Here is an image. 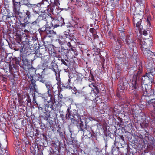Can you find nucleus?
<instances>
[{
    "label": "nucleus",
    "mask_w": 155,
    "mask_h": 155,
    "mask_svg": "<svg viewBox=\"0 0 155 155\" xmlns=\"http://www.w3.org/2000/svg\"><path fill=\"white\" fill-rule=\"evenodd\" d=\"M129 1L128 2H122V8L124 11H127L129 9Z\"/></svg>",
    "instance_id": "obj_36"
},
{
    "label": "nucleus",
    "mask_w": 155,
    "mask_h": 155,
    "mask_svg": "<svg viewBox=\"0 0 155 155\" xmlns=\"http://www.w3.org/2000/svg\"><path fill=\"white\" fill-rule=\"evenodd\" d=\"M13 12L20 9V0H12Z\"/></svg>",
    "instance_id": "obj_20"
},
{
    "label": "nucleus",
    "mask_w": 155,
    "mask_h": 155,
    "mask_svg": "<svg viewBox=\"0 0 155 155\" xmlns=\"http://www.w3.org/2000/svg\"><path fill=\"white\" fill-rule=\"evenodd\" d=\"M42 27L40 28L38 31L40 33H45L46 36L48 37L52 36L53 35L56 34L55 32L51 29V28L49 26V24H46L45 26H42Z\"/></svg>",
    "instance_id": "obj_6"
},
{
    "label": "nucleus",
    "mask_w": 155,
    "mask_h": 155,
    "mask_svg": "<svg viewBox=\"0 0 155 155\" xmlns=\"http://www.w3.org/2000/svg\"><path fill=\"white\" fill-rule=\"evenodd\" d=\"M82 78L80 76H77L74 80V83L77 84H81Z\"/></svg>",
    "instance_id": "obj_49"
},
{
    "label": "nucleus",
    "mask_w": 155,
    "mask_h": 155,
    "mask_svg": "<svg viewBox=\"0 0 155 155\" xmlns=\"http://www.w3.org/2000/svg\"><path fill=\"white\" fill-rule=\"evenodd\" d=\"M49 116V118L52 119L53 120H54L55 118L56 117L57 114L55 112V110L53 109L52 110H50Z\"/></svg>",
    "instance_id": "obj_40"
},
{
    "label": "nucleus",
    "mask_w": 155,
    "mask_h": 155,
    "mask_svg": "<svg viewBox=\"0 0 155 155\" xmlns=\"http://www.w3.org/2000/svg\"><path fill=\"white\" fill-rule=\"evenodd\" d=\"M67 58H62V56L59 57L58 58V60L60 62V66L64 70H67L69 66V62Z\"/></svg>",
    "instance_id": "obj_10"
},
{
    "label": "nucleus",
    "mask_w": 155,
    "mask_h": 155,
    "mask_svg": "<svg viewBox=\"0 0 155 155\" xmlns=\"http://www.w3.org/2000/svg\"><path fill=\"white\" fill-rule=\"evenodd\" d=\"M45 72V69L41 68H38L36 69V70L35 71V74L36 75H38L39 74H44Z\"/></svg>",
    "instance_id": "obj_46"
},
{
    "label": "nucleus",
    "mask_w": 155,
    "mask_h": 155,
    "mask_svg": "<svg viewBox=\"0 0 155 155\" xmlns=\"http://www.w3.org/2000/svg\"><path fill=\"white\" fill-rule=\"evenodd\" d=\"M57 84L58 85V88L59 89L58 90H60L61 91H62L64 89L65 87V85H64L63 83L60 80L58 81Z\"/></svg>",
    "instance_id": "obj_37"
},
{
    "label": "nucleus",
    "mask_w": 155,
    "mask_h": 155,
    "mask_svg": "<svg viewBox=\"0 0 155 155\" xmlns=\"http://www.w3.org/2000/svg\"><path fill=\"white\" fill-rule=\"evenodd\" d=\"M84 20L83 17L76 18L75 21L76 24L74 25L75 27L81 28L84 24Z\"/></svg>",
    "instance_id": "obj_15"
},
{
    "label": "nucleus",
    "mask_w": 155,
    "mask_h": 155,
    "mask_svg": "<svg viewBox=\"0 0 155 155\" xmlns=\"http://www.w3.org/2000/svg\"><path fill=\"white\" fill-rule=\"evenodd\" d=\"M51 14L49 13L45 15V17L44 18L45 21L47 24H49L50 26L51 27V26L52 24V22H53V19L54 18L51 15Z\"/></svg>",
    "instance_id": "obj_24"
},
{
    "label": "nucleus",
    "mask_w": 155,
    "mask_h": 155,
    "mask_svg": "<svg viewBox=\"0 0 155 155\" xmlns=\"http://www.w3.org/2000/svg\"><path fill=\"white\" fill-rule=\"evenodd\" d=\"M53 87H52L47 89V93L49 97H53V95H52V92L53 91Z\"/></svg>",
    "instance_id": "obj_55"
},
{
    "label": "nucleus",
    "mask_w": 155,
    "mask_h": 155,
    "mask_svg": "<svg viewBox=\"0 0 155 155\" xmlns=\"http://www.w3.org/2000/svg\"><path fill=\"white\" fill-rule=\"evenodd\" d=\"M153 95L155 96L154 94ZM147 106L148 108H149L150 107L149 110L151 112V115L154 117V114H155V98H152L150 100L148 103L147 104Z\"/></svg>",
    "instance_id": "obj_12"
},
{
    "label": "nucleus",
    "mask_w": 155,
    "mask_h": 155,
    "mask_svg": "<svg viewBox=\"0 0 155 155\" xmlns=\"http://www.w3.org/2000/svg\"><path fill=\"white\" fill-rule=\"evenodd\" d=\"M146 21H147V25H148L149 27L151 25L150 22L151 21V17L150 15H147Z\"/></svg>",
    "instance_id": "obj_62"
},
{
    "label": "nucleus",
    "mask_w": 155,
    "mask_h": 155,
    "mask_svg": "<svg viewBox=\"0 0 155 155\" xmlns=\"http://www.w3.org/2000/svg\"><path fill=\"white\" fill-rule=\"evenodd\" d=\"M52 121L51 123L49 121H47L45 124L44 125L45 127L48 130H50L53 131L54 128L52 126Z\"/></svg>",
    "instance_id": "obj_38"
},
{
    "label": "nucleus",
    "mask_w": 155,
    "mask_h": 155,
    "mask_svg": "<svg viewBox=\"0 0 155 155\" xmlns=\"http://www.w3.org/2000/svg\"><path fill=\"white\" fill-rule=\"evenodd\" d=\"M76 113V114L72 115L73 118H70L71 121V124L76 125L79 130L82 131L84 127L83 123L81 121V116Z\"/></svg>",
    "instance_id": "obj_5"
},
{
    "label": "nucleus",
    "mask_w": 155,
    "mask_h": 155,
    "mask_svg": "<svg viewBox=\"0 0 155 155\" xmlns=\"http://www.w3.org/2000/svg\"><path fill=\"white\" fill-rule=\"evenodd\" d=\"M144 56L146 57L149 60L151 59V55L153 53L149 49L142 51Z\"/></svg>",
    "instance_id": "obj_29"
},
{
    "label": "nucleus",
    "mask_w": 155,
    "mask_h": 155,
    "mask_svg": "<svg viewBox=\"0 0 155 155\" xmlns=\"http://www.w3.org/2000/svg\"><path fill=\"white\" fill-rule=\"evenodd\" d=\"M122 54L125 58H128L129 55V53L128 51L125 48L122 51Z\"/></svg>",
    "instance_id": "obj_53"
},
{
    "label": "nucleus",
    "mask_w": 155,
    "mask_h": 155,
    "mask_svg": "<svg viewBox=\"0 0 155 155\" xmlns=\"http://www.w3.org/2000/svg\"><path fill=\"white\" fill-rule=\"evenodd\" d=\"M21 58H16L14 57L12 58V63L13 62H15V64H17L19 65H20V61L21 60Z\"/></svg>",
    "instance_id": "obj_48"
},
{
    "label": "nucleus",
    "mask_w": 155,
    "mask_h": 155,
    "mask_svg": "<svg viewBox=\"0 0 155 155\" xmlns=\"http://www.w3.org/2000/svg\"><path fill=\"white\" fill-rule=\"evenodd\" d=\"M113 16L111 14L107 15L106 19L108 21H111L113 19Z\"/></svg>",
    "instance_id": "obj_60"
},
{
    "label": "nucleus",
    "mask_w": 155,
    "mask_h": 155,
    "mask_svg": "<svg viewBox=\"0 0 155 155\" xmlns=\"http://www.w3.org/2000/svg\"><path fill=\"white\" fill-rule=\"evenodd\" d=\"M69 51V54L68 55V59L71 58L73 59L74 58H75V57L74 55H73V52L71 51V49H70Z\"/></svg>",
    "instance_id": "obj_63"
},
{
    "label": "nucleus",
    "mask_w": 155,
    "mask_h": 155,
    "mask_svg": "<svg viewBox=\"0 0 155 155\" xmlns=\"http://www.w3.org/2000/svg\"><path fill=\"white\" fill-rule=\"evenodd\" d=\"M126 44L128 46L129 49H130L132 51L137 52V48L136 46V43L134 41L130 43H127Z\"/></svg>",
    "instance_id": "obj_32"
},
{
    "label": "nucleus",
    "mask_w": 155,
    "mask_h": 155,
    "mask_svg": "<svg viewBox=\"0 0 155 155\" xmlns=\"http://www.w3.org/2000/svg\"><path fill=\"white\" fill-rule=\"evenodd\" d=\"M141 86L142 87V90L143 91L146 92V95H144L145 94V93H144L143 95L142 96V98L144 99L146 98L147 99V98L149 97L150 95L149 94L148 92L149 91V90L151 89V87H150L149 89H148L147 88L148 86L146 84H144L143 86L142 85Z\"/></svg>",
    "instance_id": "obj_23"
},
{
    "label": "nucleus",
    "mask_w": 155,
    "mask_h": 155,
    "mask_svg": "<svg viewBox=\"0 0 155 155\" xmlns=\"http://www.w3.org/2000/svg\"><path fill=\"white\" fill-rule=\"evenodd\" d=\"M23 5L26 6L28 9L31 4L30 3L29 1L28 0H23Z\"/></svg>",
    "instance_id": "obj_58"
},
{
    "label": "nucleus",
    "mask_w": 155,
    "mask_h": 155,
    "mask_svg": "<svg viewBox=\"0 0 155 155\" xmlns=\"http://www.w3.org/2000/svg\"><path fill=\"white\" fill-rule=\"evenodd\" d=\"M53 4H50L48 6L46 9L44 11L45 13H49V12L54 14V10L55 9V7L54 5H53Z\"/></svg>",
    "instance_id": "obj_28"
},
{
    "label": "nucleus",
    "mask_w": 155,
    "mask_h": 155,
    "mask_svg": "<svg viewBox=\"0 0 155 155\" xmlns=\"http://www.w3.org/2000/svg\"><path fill=\"white\" fill-rule=\"evenodd\" d=\"M26 77L28 82L34 79L33 76L31 75L30 73H27L26 75Z\"/></svg>",
    "instance_id": "obj_61"
},
{
    "label": "nucleus",
    "mask_w": 155,
    "mask_h": 155,
    "mask_svg": "<svg viewBox=\"0 0 155 155\" xmlns=\"http://www.w3.org/2000/svg\"><path fill=\"white\" fill-rule=\"evenodd\" d=\"M59 52H60L61 54L64 56L65 55L66 57L65 58L68 59V55L69 54V51L68 49H66L64 47H61V49L60 51H59Z\"/></svg>",
    "instance_id": "obj_34"
},
{
    "label": "nucleus",
    "mask_w": 155,
    "mask_h": 155,
    "mask_svg": "<svg viewBox=\"0 0 155 155\" xmlns=\"http://www.w3.org/2000/svg\"><path fill=\"white\" fill-rule=\"evenodd\" d=\"M45 111L41 116L45 120H48V118H49V113L50 110L47 108H45Z\"/></svg>",
    "instance_id": "obj_33"
},
{
    "label": "nucleus",
    "mask_w": 155,
    "mask_h": 155,
    "mask_svg": "<svg viewBox=\"0 0 155 155\" xmlns=\"http://www.w3.org/2000/svg\"><path fill=\"white\" fill-rule=\"evenodd\" d=\"M11 63L10 64H8V62H6L5 65L3 67V69L5 71H9L10 70V66L11 65Z\"/></svg>",
    "instance_id": "obj_54"
},
{
    "label": "nucleus",
    "mask_w": 155,
    "mask_h": 155,
    "mask_svg": "<svg viewBox=\"0 0 155 155\" xmlns=\"http://www.w3.org/2000/svg\"><path fill=\"white\" fill-rule=\"evenodd\" d=\"M150 76L148 74V73L147 72L142 77L141 76L142 84V83L147 84L148 83L152 82L153 78H150Z\"/></svg>",
    "instance_id": "obj_19"
},
{
    "label": "nucleus",
    "mask_w": 155,
    "mask_h": 155,
    "mask_svg": "<svg viewBox=\"0 0 155 155\" xmlns=\"http://www.w3.org/2000/svg\"><path fill=\"white\" fill-rule=\"evenodd\" d=\"M61 92L60 90H58L57 91L58 101L62 102V101L63 97L62 94L61 93Z\"/></svg>",
    "instance_id": "obj_50"
},
{
    "label": "nucleus",
    "mask_w": 155,
    "mask_h": 155,
    "mask_svg": "<svg viewBox=\"0 0 155 155\" xmlns=\"http://www.w3.org/2000/svg\"><path fill=\"white\" fill-rule=\"evenodd\" d=\"M140 47L142 51L148 50L150 48L152 45V41L149 38L144 39L139 41Z\"/></svg>",
    "instance_id": "obj_7"
},
{
    "label": "nucleus",
    "mask_w": 155,
    "mask_h": 155,
    "mask_svg": "<svg viewBox=\"0 0 155 155\" xmlns=\"http://www.w3.org/2000/svg\"><path fill=\"white\" fill-rule=\"evenodd\" d=\"M55 102V98L53 97H50V100L49 101H48V103L45 105V107L48 109L49 110H52L53 108V106Z\"/></svg>",
    "instance_id": "obj_25"
},
{
    "label": "nucleus",
    "mask_w": 155,
    "mask_h": 155,
    "mask_svg": "<svg viewBox=\"0 0 155 155\" xmlns=\"http://www.w3.org/2000/svg\"><path fill=\"white\" fill-rule=\"evenodd\" d=\"M12 56L9 54L7 55L6 57H2L1 60L2 61H5L6 62L9 63L12 61Z\"/></svg>",
    "instance_id": "obj_35"
},
{
    "label": "nucleus",
    "mask_w": 155,
    "mask_h": 155,
    "mask_svg": "<svg viewBox=\"0 0 155 155\" xmlns=\"http://www.w3.org/2000/svg\"><path fill=\"white\" fill-rule=\"evenodd\" d=\"M53 61L51 63L50 66L49 67V68L51 69L54 71L55 75L59 73V69L58 68V66L57 64L54 63Z\"/></svg>",
    "instance_id": "obj_21"
},
{
    "label": "nucleus",
    "mask_w": 155,
    "mask_h": 155,
    "mask_svg": "<svg viewBox=\"0 0 155 155\" xmlns=\"http://www.w3.org/2000/svg\"><path fill=\"white\" fill-rule=\"evenodd\" d=\"M18 68L16 65L14 64H11L9 71L14 74V73L17 72L18 70Z\"/></svg>",
    "instance_id": "obj_41"
},
{
    "label": "nucleus",
    "mask_w": 155,
    "mask_h": 155,
    "mask_svg": "<svg viewBox=\"0 0 155 155\" xmlns=\"http://www.w3.org/2000/svg\"><path fill=\"white\" fill-rule=\"evenodd\" d=\"M22 63V66L25 71H27L28 69L30 68L31 65V63L28 61L27 59H23Z\"/></svg>",
    "instance_id": "obj_26"
},
{
    "label": "nucleus",
    "mask_w": 155,
    "mask_h": 155,
    "mask_svg": "<svg viewBox=\"0 0 155 155\" xmlns=\"http://www.w3.org/2000/svg\"><path fill=\"white\" fill-rule=\"evenodd\" d=\"M42 83L44 84L47 89L51 87H52L51 82L49 81L45 80Z\"/></svg>",
    "instance_id": "obj_47"
},
{
    "label": "nucleus",
    "mask_w": 155,
    "mask_h": 155,
    "mask_svg": "<svg viewBox=\"0 0 155 155\" xmlns=\"http://www.w3.org/2000/svg\"><path fill=\"white\" fill-rule=\"evenodd\" d=\"M82 131L83 132V136L81 137V139L83 142L84 141L85 139L86 138L90 139L92 137V135L91 132L87 130L86 128L85 129L83 128V130Z\"/></svg>",
    "instance_id": "obj_16"
},
{
    "label": "nucleus",
    "mask_w": 155,
    "mask_h": 155,
    "mask_svg": "<svg viewBox=\"0 0 155 155\" xmlns=\"http://www.w3.org/2000/svg\"><path fill=\"white\" fill-rule=\"evenodd\" d=\"M34 94H35V93L32 92L29 93L27 95V102L29 103H31V98L33 99L34 97H32Z\"/></svg>",
    "instance_id": "obj_43"
},
{
    "label": "nucleus",
    "mask_w": 155,
    "mask_h": 155,
    "mask_svg": "<svg viewBox=\"0 0 155 155\" xmlns=\"http://www.w3.org/2000/svg\"><path fill=\"white\" fill-rule=\"evenodd\" d=\"M49 153V155H57V150H56L53 149L51 148L50 149L49 151H48Z\"/></svg>",
    "instance_id": "obj_52"
},
{
    "label": "nucleus",
    "mask_w": 155,
    "mask_h": 155,
    "mask_svg": "<svg viewBox=\"0 0 155 155\" xmlns=\"http://www.w3.org/2000/svg\"><path fill=\"white\" fill-rule=\"evenodd\" d=\"M115 123L116 125L119 126L120 127H122L123 124V120L119 116L117 117V118L115 119Z\"/></svg>",
    "instance_id": "obj_39"
},
{
    "label": "nucleus",
    "mask_w": 155,
    "mask_h": 155,
    "mask_svg": "<svg viewBox=\"0 0 155 155\" xmlns=\"http://www.w3.org/2000/svg\"><path fill=\"white\" fill-rule=\"evenodd\" d=\"M143 17V16L139 14L134 15L133 16V22L135 29V32L136 33L140 32L143 28L141 25Z\"/></svg>",
    "instance_id": "obj_2"
},
{
    "label": "nucleus",
    "mask_w": 155,
    "mask_h": 155,
    "mask_svg": "<svg viewBox=\"0 0 155 155\" xmlns=\"http://www.w3.org/2000/svg\"><path fill=\"white\" fill-rule=\"evenodd\" d=\"M71 51L73 52V55H74L75 58L76 56H77L78 55V52L75 47H71Z\"/></svg>",
    "instance_id": "obj_56"
},
{
    "label": "nucleus",
    "mask_w": 155,
    "mask_h": 155,
    "mask_svg": "<svg viewBox=\"0 0 155 155\" xmlns=\"http://www.w3.org/2000/svg\"><path fill=\"white\" fill-rule=\"evenodd\" d=\"M130 70L134 71V74L130 84H129V89L137 91L142 85L141 79V74L143 71L142 66L141 64L139 65L137 69L135 67H132Z\"/></svg>",
    "instance_id": "obj_1"
},
{
    "label": "nucleus",
    "mask_w": 155,
    "mask_h": 155,
    "mask_svg": "<svg viewBox=\"0 0 155 155\" xmlns=\"http://www.w3.org/2000/svg\"><path fill=\"white\" fill-rule=\"evenodd\" d=\"M41 4V3H38L34 4H31L28 9L32 10L35 14L39 15L42 12Z\"/></svg>",
    "instance_id": "obj_9"
},
{
    "label": "nucleus",
    "mask_w": 155,
    "mask_h": 155,
    "mask_svg": "<svg viewBox=\"0 0 155 155\" xmlns=\"http://www.w3.org/2000/svg\"><path fill=\"white\" fill-rule=\"evenodd\" d=\"M4 75L8 77L11 80H14L15 78V74L10 71H5Z\"/></svg>",
    "instance_id": "obj_30"
},
{
    "label": "nucleus",
    "mask_w": 155,
    "mask_h": 155,
    "mask_svg": "<svg viewBox=\"0 0 155 155\" xmlns=\"http://www.w3.org/2000/svg\"><path fill=\"white\" fill-rule=\"evenodd\" d=\"M36 86L29 85L28 90H29V92L35 93V90Z\"/></svg>",
    "instance_id": "obj_57"
},
{
    "label": "nucleus",
    "mask_w": 155,
    "mask_h": 155,
    "mask_svg": "<svg viewBox=\"0 0 155 155\" xmlns=\"http://www.w3.org/2000/svg\"><path fill=\"white\" fill-rule=\"evenodd\" d=\"M28 24V20H26L24 19L20 20L19 22H18L16 24V26L18 29L23 30L25 29L26 26Z\"/></svg>",
    "instance_id": "obj_18"
},
{
    "label": "nucleus",
    "mask_w": 155,
    "mask_h": 155,
    "mask_svg": "<svg viewBox=\"0 0 155 155\" xmlns=\"http://www.w3.org/2000/svg\"><path fill=\"white\" fill-rule=\"evenodd\" d=\"M25 15L23 19L28 21L31 17V13L29 10H27L26 12H25Z\"/></svg>",
    "instance_id": "obj_44"
},
{
    "label": "nucleus",
    "mask_w": 155,
    "mask_h": 155,
    "mask_svg": "<svg viewBox=\"0 0 155 155\" xmlns=\"http://www.w3.org/2000/svg\"><path fill=\"white\" fill-rule=\"evenodd\" d=\"M128 84V82L126 78H120L118 84V91L117 92V97L119 98L120 97V95L124 93L125 89H127Z\"/></svg>",
    "instance_id": "obj_3"
},
{
    "label": "nucleus",
    "mask_w": 155,
    "mask_h": 155,
    "mask_svg": "<svg viewBox=\"0 0 155 155\" xmlns=\"http://www.w3.org/2000/svg\"><path fill=\"white\" fill-rule=\"evenodd\" d=\"M13 14V17H12V18H13L14 19V16L15 17H19L20 20L23 19L22 18L24 17L25 15V12H21L20 9L14 12Z\"/></svg>",
    "instance_id": "obj_22"
},
{
    "label": "nucleus",
    "mask_w": 155,
    "mask_h": 155,
    "mask_svg": "<svg viewBox=\"0 0 155 155\" xmlns=\"http://www.w3.org/2000/svg\"><path fill=\"white\" fill-rule=\"evenodd\" d=\"M38 26L41 27L42 26H45L47 24L43 17L41 15L38 17Z\"/></svg>",
    "instance_id": "obj_27"
},
{
    "label": "nucleus",
    "mask_w": 155,
    "mask_h": 155,
    "mask_svg": "<svg viewBox=\"0 0 155 155\" xmlns=\"http://www.w3.org/2000/svg\"><path fill=\"white\" fill-rule=\"evenodd\" d=\"M140 94V92L139 91L135 90L133 92V97L135 99H138L139 96Z\"/></svg>",
    "instance_id": "obj_51"
},
{
    "label": "nucleus",
    "mask_w": 155,
    "mask_h": 155,
    "mask_svg": "<svg viewBox=\"0 0 155 155\" xmlns=\"http://www.w3.org/2000/svg\"><path fill=\"white\" fill-rule=\"evenodd\" d=\"M121 107L119 105L115 106L113 110V113L115 114H119L121 110Z\"/></svg>",
    "instance_id": "obj_42"
},
{
    "label": "nucleus",
    "mask_w": 155,
    "mask_h": 155,
    "mask_svg": "<svg viewBox=\"0 0 155 155\" xmlns=\"http://www.w3.org/2000/svg\"><path fill=\"white\" fill-rule=\"evenodd\" d=\"M44 74H39L36 75L37 78V81H39L40 82L42 83L43 81L46 80L43 76Z\"/></svg>",
    "instance_id": "obj_45"
},
{
    "label": "nucleus",
    "mask_w": 155,
    "mask_h": 155,
    "mask_svg": "<svg viewBox=\"0 0 155 155\" xmlns=\"http://www.w3.org/2000/svg\"><path fill=\"white\" fill-rule=\"evenodd\" d=\"M59 38V39L56 40V42H58L60 45H61L65 42H67L70 39V36L68 34H64Z\"/></svg>",
    "instance_id": "obj_14"
},
{
    "label": "nucleus",
    "mask_w": 155,
    "mask_h": 155,
    "mask_svg": "<svg viewBox=\"0 0 155 155\" xmlns=\"http://www.w3.org/2000/svg\"><path fill=\"white\" fill-rule=\"evenodd\" d=\"M108 31V38L113 39L115 42V43L113 44V48L116 50L120 49L121 47L122 41L118 38L116 33H113L111 30Z\"/></svg>",
    "instance_id": "obj_4"
},
{
    "label": "nucleus",
    "mask_w": 155,
    "mask_h": 155,
    "mask_svg": "<svg viewBox=\"0 0 155 155\" xmlns=\"http://www.w3.org/2000/svg\"><path fill=\"white\" fill-rule=\"evenodd\" d=\"M58 102L57 103H56L54 105L55 106V110H56V109L58 110V109L60 108H61V107L62 106V104H61V102H60V101H58Z\"/></svg>",
    "instance_id": "obj_64"
},
{
    "label": "nucleus",
    "mask_w": 155,
    "mask_h": 155,
    "mask_svg": "<svg viewBox=\"0 0 155 155\" xmlns=\"http://www.w3.org/2000/svg\"><path fill=\"white\" fill-rule=\"evenodd\" d=\"M155 64L153 62H150L147 66V73L150 76V77L151 78H153V76L155 75V68L154 65Z\"/></svg>",
    "instance_id": "obj_11"
},
{
    "label": "nucleus",
    "mask_w": 155,
    "mask_h": 155,
    "mask_svg": "<svg viewBox=\"0 0 155 155\" xmlns=\"http://www.w3.org/2000/svg\"><path fill=\"white\" fill-rule=\"evenodd\" d=\"M128 29L127 30L128 32V33L130 34L129 35H127L126 36V38L125 39L126 43H130L133 42L135 41V38L134 37L133 33L131 32V29L130 28L129 26H128Z\"/></svg>",
    "instance_id": "obj_17"
},
{
    "label": "nucleus",
    "mask_w": 155,
    "mask_h": 155,
    "mask_svg": "<svg viewBox=\"0 0 155 155\" xmlns=\"http://www.w3.org/2000/svg\"><path fill=\"white\" fill-rule=\"evenodd\" d=\"M134 109H133L130 106L125 107L124 111L125 113H127L129 115H133L135 114L134 111Z\"/></svg>",
    "instance_id": "obj_31"
},
{
    "label": "nucleus",
    "mask_w": 155,
    "mask_h": 155,
    "mask_svg": "<svg viewBox=\"0 0 155 155\" xmlns=\"http://www.w3.org/2000/svg\"><path fill=\"white\" fill-rule=\"evenodd\" d=\"M64 24V19L62 17H58L57 19L54 18L52 22L51 28H57L60 26H62Z\"/></svg>",
    "instance_id": "obj_13"
},
{
    "label": "nucleus",
    "mask_w": 155,
    "mask_h": 155,
    "mask_svg": "<svg viewBox=\"0 0 155 155\" xmlns=\"http://www.w3.org/2000/svg\"><path fill=\"white\" fill-rule=\"evenodd\" d=\"M118 31L116 33L118 38L122 41V44L123 41L125 40V37L126 36V29L125 28L124 24H121L118 28Z\"/></svg>",
    "instance_id": "obj_8"
},
{
    "label": "nucleus",
    "mask_w": 155,
    "mask_h": 155,
    "mask_svg": "<svg viewBox=\"0 0 155 155\" xmlns=\"http://www.w3.org/2000/svg\"><path fill=\"white\" fill-rule=\"evenodd\" d=\"M92 50L94 51H95L97 53H95V54H99L100 53V49L97 48L96 46L93 45L92 46Z\"/></svg>",
    "instance_id": "obj_59"
}]
</instances>
